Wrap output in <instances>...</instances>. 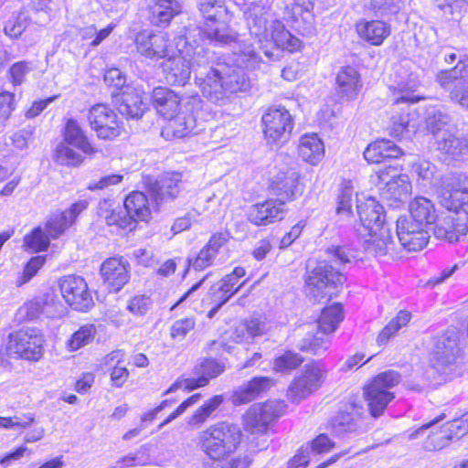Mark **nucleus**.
Instances as JSON below:
<instances>
[{"label":"nucleus","mask_w":468,"mask_h":468,"mask_svg":"<svg viewBox=\"0 0 468 468\" xmlns=\"http://www.w3.org/2000/svg\"><path fill=\"white\" fill-rule=\"evenodd\" d=\"M59 288L65 301L75 310L86 312L93 305V299L86 281L76 275L64 276Z\"/></svg>","instance_id":"18"},{"label":"nucleus","mask_w":468,"mask_h":468,"mask_svg":"<svg viewBox=\"0 0 468 468\" xmlns=\"http://www.w3.org/2000/svg\"><path fill=\"white\" fill-rule=\"evenodd\" d=\"M224 399L221 395H216L200 406L190 417L189 425L199 426L206 422L210 415L222 404Z\"/></svg>","instance_id":"47"},{"label":"nucleus","mask_w":468,"mask_h":468,"mask_svg":"<svg viewBox=\"0 0 468 468\" xmlns=\"http://www.w3.org/2000/svg\"><path fill=\"white\" fill-rule=\"evenodd\" d=\"M364 239L363 246L366 252L373 256L386 255L393 249V239L390 229L380 228L373 231L365 232L360 235Z\"/></svg>","instance_id":"31"},{"label":"nucleus","mask_w":468,"mask_h":468,"mask_svg":"<svg viewBox=\"0 0 468 468\" xmlns=\"http://www.w3.org/2000/svg\"><path fill=\"white\" fill-rule=\"evenodd\" d=\"M271 329V324L265 316L253 315L235 328L233 340L249 343L250 339L267 335Z\"/></svg>","instance_id":"28"},{"label":"nucleus","mask_w":468,"mask_h":468,"mask_svg":"<svg viewBox=\"0 0 468 468\" xmlns=\"http://www.w3.org/2000/svg\"><path fill=\"white\" fill-rule=\"evenodd\" d=\"M263 133L269 144H282L293 129L292 114L284 107L270 109L262 116Z\"/></svg>","instance_id":"14"},{"label":"nucleus","mask_w":468,"mask_h":468,"mask_svg":"<svg viewBox=\"0 0 468 468\" xmlns=\"http://www.w3.org/2000/svg\"><path fill=\"white\" fill-rule=\"evenodd\" d=\"M198 8L206 19L198 34H202V42L224 45L235 40L236 37L225 25L226 8L218 0H200Z\"/></svg>","instance_id":"6"},{"label":"nucleus","mask_w":468,"mask_h":468,"mask_svg":"<svg viewBox=\"0 0 468 468\" xmlns=\"http://www.w3.org/2000/svg\"><path fill=\"white\" fill-rule=\"evenodd\" d=\"M240 439L241 431L237 425L220 422L199 433L198 445L211 461L210 468H235L234 453Z\"/></svg>","instance_id":"4"},{"label":"nucleus","mask_w":468,"mask_h":468,"mask_svg":"<svg viewBox=\"0 0 468 468\" xmlns=\"http://www.w3.org/2000/svg\"><path fill=\"white\" fill-rule=\"evenodd\" d=\"M411 220L422 226L437 224L441 214H436L432 202L424 197H416L409 204ZM437 228L435 225L434 229Z\"/></svg>","instance_id":"34"},{"label":"nucleus","mask_w":468,"mask_h":468,"mask_svg":"<svg viewBox=\"0 0 468 468\" xmlns=\"http://www.w3.org/2000/svg\"><path fill=\"white\" fill-rule=\"evenodd\" d=\"M390 136L401 139L410 132L409 115L406 113L393 115L388 128Z\"/></svg>","instance_id":"59"},{"label":"nucleus","mask_w":468,"mask_h":468,"mask_svg":"<svg viewBox=\"0 0 468 468\" xmlns=\"http://www.w3.org/2000/svg\"><path fill=\"white\" fill-rule=\"evenodd\" d=\"M399 382L400 375L396 371L388 370L377 375L364 388V398L371 416L378 418L383 414L387 406L395 398L390 389Z\"/></svg>","instance_id":"8"},{"label":"nucleus","mask_w":468,"mask_h":468,"mask_svg":"<svg viewBox=\"0 0 468 468\" xmlns=\"http://www.w3.org/2000/svg\"><path fill=\"white\" fill-rule=\"evenodd\" d=\"M44 336L37 328H23L8 336L6 351L10 356L38 361L44 354Z\"/></svg>","instance_id":"11"},{"label":"nucleus","mask_w":468,"mask_h":468,"mask_svg":"<svg viewBox=\"0 0 468 468\" xmlns=\"http://www.w3.org/2000/svg\"><path fill=\"white\" fill-rule=\"evenodd\" d=\"M144 99L142 89L126 86L117 97L118 111L127 119H139L146 110Z\"/></svg>","instance_id":"25"},{"label":"nucleus","mask_w":468,"mask_h":468,"mask_svg":"<svg viewBox=\"0 0 468 468\" xmlns=\"http://www.w3.org/2000/svg\"><path fill=\"white\" fill-rule=\"evenodd\" d=\"M420 85V78L415 73H410L408 79L401 80L398 85V90L402 93L395 99L396 103L410 102L415 103L420 100V97L412 94L413 91Z\"/></svg>","instance_id":"48"},{"label":"nucleus","mask_w":468,"mask_h":468,"mask_svg":"<svg viewBox=\"0 0 468 468\" xmlns=\"http://www.w3.org/2000/svg\"><path fill=\"white\" fill-rule=\"evenodd\" d=\"M197 52L184 37L176 39V48L163 63L165 80L170 85H185L191 77L193 59Z\"/></svg>","instance_id":"7"},{"label":"nucleus","mask_w":468,"mask_h":468,"mask_svg":"<svg viewBox=\"0 0 468 468\" xmlns=\"http://www.w3.org/2000/svg\"><path fill=\"white\" fill-rule=\"evenodd\" d=\"M326 369L319 362L314 361L303 367L302 373L290 385L287 397L294 403H299L316 391L326 378Z\"/></svg>","instance_id":"13"},{"label":"nucleus","mask_w":468,"mask_h":468,"mask_svg":"<svg viewBox=\"0 0 468 468\" xmlns=\"http://www.w3.org/2000/svg\"><path fill=\"white\" fill-rule=\"evenodd\" d=\"M364 409L355 400L345 403L330 420V428L337 436L356 433L362 429Z\"/></svg>","instance_id":"19"},{"label":"nucleus","mask_w":468,"mask_h":468,"mask_svg":"<svg viewBox=\"0 0 468 468\" xmlns=\"http://www.w3.org/2000/svg\"><path fill=\"white\" fill-rule=\"evenodd\" d=\"M215 258L216 256L205 246L195 258L187 259V268L192 267L196 271H202L212 265Z\"/></svg>","instance_id":"61"},{"label":"nucleus","mask_w":468,"mask_h":468,"mask_svg":"<svg viewBox=\"0 0 468 468\" xmlns=\"http://www.w3.org/2000/svg\"><path fill=\"white\" fill-rule=\"evenodd\" d=\"M381 197L391 207L404 203L412 192V185L406 174H401L397 167L386 166L375 175Z\"/></svg>","instance_id":"9"},{"label":"nucleus","mask_w":468,"mask_h":468,"mask_svg":"<svg viewBox=\"0 0 468 468\" xmlns=\"http://www.w3.org/2000/svg\"><path fill=\"white\" fill-rule=\"evenodd\" d=\"M437 149L444 156L445 160H456L460 156L468 154V142L466 138L456 137L451 131H445L438 139Z\"/></svg>","instance_id":"39"},{"label":"nucleus","mask_w":468,"mask_h":468,"mask_svg":"<svg viewBox=\"0 0 468 468\" xmlns=\"http://www.w3.org/2000/svg\"><path fill=\"white\" fill-rule=\"evenodd\" d=\"M340 193L337 197L336 213L340 216L349 217L352 213L353 184L350 180H344L340 185Z\"/></svg>","instance_id":"51"},{"label":"nucleus","mask_w":468,"mask_h":468,"mask_svg":"<svg viewBox=\"0 0 468 468\" xmlns=\"http://www.w3.org/2000/svg\"><path fill=\"white\" fill-rule=\"evenodd\" d=\"M283 405L279 401L253 404L243 416V425L251 433L264 432L268 425L282 413Z\"/></svg>","instance_id":"17"},{"label":"nucleus","mask_w":468,"mask_h":468,"mask_svg":"<svg viewBox=\"0 0 468 468\" xmlns=\"http://www.w3.org/2000/svg\"><path fill=\"white\" fill-rule=\"evenodd\" d=\"M412 172L423 184L432 183L436 173V166L428 160H418L411 165Z\"/></svg>","instance_id":"57"},{"label":"nucleus","mask_w":468,"mask_h":468,"mask_svg":"<svg viewBox=\"0 0 468 468\" xmlns=\"http://www.w3.org/2000/svg\"><path fill=\"white\" fill-rule=\"evenodd\" d=\"M343 307L340 303H334L324 308L318 321L317 327L334 333L343 320Z\"/></svg>","instance_id":"45"},{"label":"nucleus","mask_w":468,"mask_h":468,"mask_svg":"<svg viewBox=\"0 0 468 468\" xmlns=\"http://www.w3.org/2000/svg\"><path fill=\"white\" fill-rule=\"evenodd\" d=\"M225 370V366L214 359H204L193 368V377L190 378L177 379L168 389L164 392V396L175 392L179 388L191 391L197 388L205 387L211 378L220 375Z\"/></svg>","instance_id":"16"},{"label":"nucleus","mask_w":468,"mask_h":468,"mask_svg":"<svg viewBox=\"0 0 468 468\" xmlns=\"http://www.w3.org/2000/svg\"><path fill=\"white\" fill-rule=\"evenodd\" d=\"M63 142L58 144L54 152V161L61 165L77 166L83 162V157Z\"/></svg>","instance_id":"49"},{"label":"nucleus","mask_w":468,"mask_h":468,"mask_svg":"<svg viewBox=\"0 0 468 468\" xmlns=\"http://www.w3.org/2000/svg\"><path fill=\"white\" fill-rule=\"evenodd\" d=\"M271 188L274 194L280 197V200H294L302 195L303 187L300 185V174L295 168H284L280 170L271 180Z\"/></svg>","instance_id":"22"},{"label":"nucleus","mask_w":468,"mask_h":468,"mask_svg":"<svg viewBox=\"0 0 468 468\" xmlns=\"http://www.w3.org/2000/svg\"><path fill=\"white\" fill-rule=\"evenodd\" d=\"M46 258L43 256H36L27 263L22 275L17 280L18 285L27 283L34 277L38 270L44 265Z\"/></svg>","instance_id":"63"},{"label":"nucleus","mask_w":468,"mask_h":468,"mask_svg":"<svg viewBox=\"0 0 468 468\" xmlns=\"http://www.w3.org/2000/svg\"><path fill=\"white\" fill-rule=\"evenodd\" d=\"M467 66L466 61L460 60L454 68L439 71L436 75L437 82L441 88L449 89L456 80L466 77L465 68Z\"/></svg>","instance_id":"50"},{"label":"nucleus","mask_w":468,"mask_h":468,"mask_svg":"<svg viewBox=\"0 0 468 468\" xmlns=\"http://www.w3.org/2000/svg\"><path fill=\"white\" fill-rule=\"evenodd\" d=\"M397 236L401 246L409 251L422 250L430 238L424 226L414 223L406 217H401L397 220Z\"/></svg>","instance_id":"21"},{"label":"nucleus","mask_w":468,"mask_h":468,"mask_svg":"<svg viewBox=\"0 0 468 468\" xmlns=\"http://www.w3.org/2000/svg\"><path fill=\"white\" fill-rule=\"evenodd\" d=\"M360 225L356 228L359 235L365 232L387 228L383 207L375 199L367 198L365 202L357 205Z\"/></svg>","instance_id":"24"},{"label":"nucleus","mask_w":468,"mask_h":468,"mask_svg":"<svg viewBox=\"0 0 468 468\" xmlns=\"http://www.w3.org/2000/svg\"><path fill=\"white\" fill-rule=\"evenodd\" d=\"M123 207L135 227L136 222H148L152 218L153 208L147 197L139 191L129 194L123 202Z\"/></svg>","instance_id":"32"},{"label":"nucleus","mask_w":468,"mask_h":468,"mask_svg":"<svg viewBox=\"0 0 468 468\" xmlns=\"http://www.w3.org/2000/svg\"><path fill=\"white\" fill-rule=\"evenodd\" d=\"M245 15L250 35L259 39L261 48L267 58L273 57V47L289 52L300 49V39L286 30L282 23L275 19L268 8L253 4Z\"/></svg>","instance_id":"3"},{"label":"nucleus","mask_w":468,"mask_h":468,"mask_svg":"<svg viewBox=\"0 0 468 468\" xmlns=\"http://www.w3.org/2000/svg\"><path fill=\"white\" fill-rule=\"evenodd\" d=\"M273 386V380L267 377L252 378L247 385L239 388L231 396L234 405H242L253 400L260 393Z\"/></svg>","instance_id":"36"},{"label":"nucleus","mask_w":468,"mask_h":468,"mask_svg":"<svg viewBox=\"0 0 468 468\" xmlns=\"http://www.w3.org/2000/svg\"><path fill=\"white\" fill-rule=\"evenodd\" d=\"M335 441L326 434H319L309 444L311 454H324L330 452L335 448Z\"/></svg>","instance_id":"62"},{"label":"nucleus","mask_w":468,"mask_h":468,"mask_svg":"<svg viewBox=\"0 0 468 468\" xmlns=\"http://www.w3.org/2000/svg\"><path fill=\"white\" fill-rule=\"evenodd\" d=\"M196 321L192 317L176 320L171 326V336L174 339L182 340L194 329Z\"/></svg>","instance_id":"64"},{"label":"nucleus","mask_w":468,"mask_h":468,"mask_svg":"<svg viewBox=\"0 0 468 468\" xmlns=\"http://www.w3.org/2000/svg\"><path fill=\"white\" fill-rule=\"evenodd\" d=\"M152 98L157 112L167 120L184 111L185 102H191V98L182 99L174 90L165 87L155 88Z\"/></svg>","instance_id":"26"},{"label":"nucleus","mask_w":468,"mask_h":468,"mask_svg":"<svg viewBox=\"0 0 468 468\" xmlns=\"http://www.w3.org/2000/svg\"><path fill=\"white\" fill-rule=\"evenodd\" d=\"M97 334L93 324L82 325L74 332L66 342V348L69 352L77 351L90 345Z\"/></svg>","instance_id":"44"},{"label":"nucleus","mask_w":468,"mask_h":468,"mask_svg":"<svg viewBox=\"0 0 468 468\" xmlns=\"http://www.w3.org/2000/svg\"><path fill=\"white\" fill-rule=\"evenodd\" d=\"M153 302L149 296L135 295L129 300L127 310L133 315H144L152 307Z\"/></svg>","instance_id":"60"},{"label":"nucleus","mask_w":468,"mask_h":468,"mask_svg":"<svg viewBox=\"0 0 468 468\" xmlns=\"http://www.w3.org/2000/svg\"><path fill=\"white\" fill-rule=\"evenodd\" d=\"M346 276L326 261H321L306 281V291L314 300L332 297L346 282Z\"/></svg>","instance_id":"12"},{"label":"nucleus","mask_w":468,"mask_h":468,"mask_svg":"<svg viewBox=\"0 0 468 468\" xmlns=\"http://www.w3.org/2000/svg\"><path fill=\"white\" fill-rule=\"evenodd\" d=\"M30 23L28 15L23 11L14 13L4 25V33L12 39L21 37Z\"/></svg>","instance_id":"46"},{"label":"nucleus","mask_w":468,"mask_h":468,"mask_svg":"<svg viewBox=\"0 0 468 468\" xmlns=\"http://www.w3.org/2000/svg\"><path fill=\"white\" fill-rule=\"evenodd\" d=\"M401 154L399 147L385 139L369 144L364 151V158L371 164H378L385 158H398Z\"/></svg>","instance_id":"40"},{"label":"nucleus","mask_w":468,"mask_h":468,"mask_svg":"<svg viewBox=\"0 0 468 468\" xmlns=\"http://www.w3.org/2000/svg\"><path fill=\"white\" fill-rule=\"evenodd\" d=\"M338 92L348 100H354L363 87L359 72L352 67L342 68L336 76Z\"/></svg>","instance_id":"35"},{"label":"nucleus","mask_w":468,"mask_h":468,"mask_svg":"<svg viewBox=\"0 0 468 468\" xmlns=\"http://www.w3.org/2000/svg\"><path fill=\"white\" fill-rule=\"evenodd\" d=\"M70 223L62 212L52 215L46 223L48 234L56 239L65 232L70 227Z\"/></svg>","instance_id":"56"},{"label":"nucleus","mask_w":468,"mask_h":468,"mask_svg":"<svg viewBox=\"0 0 468 468\" xmlns=\"http://www.w3.org/2000/svg\"><path fill=\"white\" fill-rule=\"evenodd\" d=\"M303 361V359L301 356L288 351L274 360L273 370L276 372H288L300 366Z\"/></svg>","instance_id":"55"},{"label":"nucleus","mask_w":468,"mask_h":468,"mask_svg":"<svg viewBox=\"0 0 468 468\" xmlns=\"http://www.w3.org/2000/svg\"><path fill=\"white\" fill-rule=\"evenodd\" d=\"M331 332L322 330L317 327L315 334L308 335L299 343V348L304 352H310L314 355L324 353L331 345Z\"/></svg>","instance_id":"43"},{"label":"nucleus","mask_w":468,"mask_h":468,"mask_svg":"<svg viewBox=\"0 0 468 468\" xmlns=\"http://www.w3.org/2000/svg\"><path fill=\"white\" fill-rule=\"evenodd\" d=\"M232 64L218 65L211 69L205 78L197 77L202 94L214 103H224L231 93L245 91L250 87V80L245 69H255L261 58L252 44L241 43L233 53Z\"/></svg>","instance_id":"1"},{"label":"nucleus","mask_w":468,"mask_h":468,"mask_svg":"<svg viewBox=\"0 0 468 468\" xmlns=\"http://www.w3.org/2000/svg\"><path fill=\"white\" fill-rule=\"evenodd\" d=\"M450 122L451 118L448 114L437 111L427 119V128L438 139L444 134L445 131H450Z\"/></svg>","instance_id":"53"},{"label":"nucleus","mask_w":468,"mask_h":468,"mask_svg":"<svg viewBox=\"0 0 468 468\" xmlns=\"http://www.w3.org/2000/svg\"><path fill=\"white\" fill-rule=\"evenodd\" d=\"M181 12L176 0H155L150 6L151 21L157 27H166Z\"/></svg>","instance_id":"41"},{"label":"nucleus","mask_w":468,"mask_h":468,"mask_svg":"<svg viewBox=\"0 0 468 468\" xmlns=\"http://www.w3.org/2000/svg\"><path fill=\"white\" fill-rule=\"evenodd\" d=\"M452 440L453 439L450 436L448 427L445 425L441 430L432 432L425 441L423 447L428 451H438L448 446Z\"/></svg>","instance_id":"54"},{"label":"nucleus","mask_w":468,"mask_h":468,"mask_svg":"<svg viewBox=\"0 0 468 468\" xmlns=\"http://www.w3.org/2000/svg\"><path fill=\"white\" fill-rule=\"evenodd\" d=\"M200 100L197 96L191 98V102L184 103V111L169 118L163 126L161 135L165 140L184 139L195 136L204 130L203 124L197 120L194 108Z\"/></svg>","instance_id":"10"},{"label":"nucleus","mask_w":468,"mask_h":468,"mask_svg":"<svg viewBox=\"0 0 468 468\" xmlns=\"http://www.w3.org/2000/svg\"><path fill=\"white\" fill-rule=\"evenodd\" d=\"M445 208L438 219L434 235L450 243L468 232V177L463 174H446L433 183Z\"/></svg>","instance_id":"2"},{"label":"nucleus","mask_w":468,"mask_h":468,"mask_svg":"<svg viewBox=\"0 0 468 468\" xmlns=\"http://www.w3.org/2000/svg\"><path fill=\"white\" fill-rule=\"evenodd\" d=\"M273 386V380L267 377L252 378L247 385L239 388L231 396L234 405H242L253 400L260 393Z\"/></svg>","instance_id":"37"},{"label":"nucleus","mask_w":468,"mask_h":468,"mask_svg":"<svg viewBox=\"0 0 468 468\" xmlns=\"http://www.w3.org/2000/svg\"><path fill=\"white\" fill-rule=\"evenodd\" d=\"M356 30L360 38L374 46L381 45L391 33L390 26L381 20H360Z\"/></svg>","instance_id":"33"},{"label":"nucleus","mask_w":468,"mask_h":468,"mask_svg":"<svg viewBox=\"0 0 468 468\" xmlns=\"http://www.w3.org/2000/svg\"><path fill=\"white\" fill-rule=\"evenodd\" d=\"M91 129L98 138L112 140L120 136L123 124L115 112L106 104L99 103L92 106L88 114Z\"/></svg>","instance_id":"15"},{"label":"nucleus","mask_w":468,"mask_h":468,"mask_svg":"<svg viewBox=\"0 0 468 468\" xmlns=\"http://www.w3.org/2000/svg\"><path fill=\"white\" fill-rule=\"evenodd\" d=\"M239 289V286L232 287L229 282H225V279L222 278L210 288L209 296L218 299L220 303H226Z\"/></svg>","instance_id":"58"},{"label":"nucleus","mask_w":468,"mask_h":468,"mask_svg":"<svg viewBox=\"0 0 468 468\" xmlns=\"http://www.w3.org/2000/svg\"><path fill=\"white\" fill-rule=\"evenodd\" d=\"M49 245L48 237L40 228H36L31 233L24 237L23 247L26 250L37 252L46 250Z\"/></svg>","instance_id":"52"},{"label":"nucleus","mask_w":468,"mask_h":468,"mask_svg":"<svg viewBox=\"0 0 468 468\" xmlns=\"http://www.w3.org/2000/svg\"><path fill=\"white\" fill-rule=\"evenodd\" d=\"M129 264L122 258H110L103 261L101 274L114 292L120 291L129 281Z\"/></svg>","instance_id":"27"},{"label":"nucleus","mask_w":468,"mask_h":468,"mask_svg":"<svg viewBox=\"0 0 468 468\" xmlns=\"http://www.w3.org/2000/svg\"><path fill=\"white\" fill-rule=\"evenodd\" d=\"M99 216L105 221L108 226L115 227L117 229H134L133 220L124 207L116 205L110 200H102L99 204Z\"/></svg>","instance_id":"30"},{"label":"nucleus","mask_w":468,"mask_h":468,"mask_svg":"<svg viewBox=\"0 0 468 468\" xmlns=\"http://www.w3.org/2000/svg\"><path fill=\"white\" fill-rule=\"evenodd\" d=\"M135 44L141 56L154 60L171 56V52L176 48L165 32H141L135 37Z\"/></svg>","instance_id":"20"},{"label":"nucleus","mask_w":468,"mask_h":468,"mask_svg":"<svg viewBox=\"0 0 468 468\" xmlns=\"http://www.w3.org/2000/svg\"><path fill=\"white\" fill-rule=\"evenodd\" d=\"M298 156L311 165H317L324 158L325 149L323 140L316 133H305L299 139Z\"/></svg>","instance_id":"29"},{"label":"nucleus","mask_w":468,"mask_h":468,"mask_svg":"<svg viewBox=\"0 0 468 468\" xmlns=\"http://www.w3.org/2000/svg\"><path fill=\"white\" fill-rule=\"evenodd\" d=\"M182 175L178 172H165L156 182L155 196L161 201L176 198L182 190Z\"/></svg>","instance_id":"42"},{"label":"nucleus","mask_w":468,"mask_h":468,"mask_svg":"<svg viewBox=\"0 0 468 468\" xmlns=\"http://www.w3.org/2000/svg\"><path fill=\"white\" fill-rule=\"evenodd\" d=\"M285 203L280 199H269L253 205L248 212V219L256 226H266L285 216Z\"/></svg>","instance_id":"23"},{"label":"nucleus","mask_w":468,"mask_h":468,"mask_svg":"<svg viewBox=\"0 0 468 468\" xmlns=\"http://www.w3.org/2000/svg\"><path fill=\"white\" fill-rule=\"evenodd\" d=\"M63 143L76 147L85 154L90 155L96 153L80 123L74 119H69L66 122Z\"/></svg>","instance_id":"38"},{"label":"nucleus","mask_w":468,"mask_h":468,"mask_svg":"<svg viewBox=\"0 0 468 468\" xmlns=\"http://www.w3.org/2000/svg\"><path fill=\"white\" fill-rule=\"evenodd\" d=\"M458 340L455 331H448L434 338L429 368L426 370L429 380H439L437 383H440L454 374L459 358Z\"/></svg>","instance_id":"5"}]
</instances>
